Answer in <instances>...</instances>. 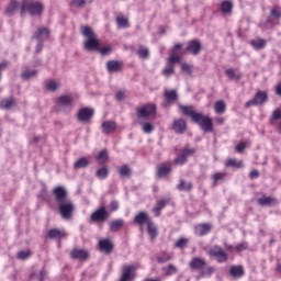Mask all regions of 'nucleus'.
<instances>
[{
  "instance_id": "obj_38",
  "label": "nucleus",
  "mask_w": 281,
  "mask_h": 281,
  "mask_svg": "<svg viewBox=\"0 0 281 281\" xmlns=\"http://www.w3.org/2000/svg\"><path fill=\"white\" fill-rule=\"evenodd\" d=\"M250 44L254 47V49H265L267 47V41L262 38L252 40Z\"/></svg>"
},
{
  "instance_id": "obj_58",
  "label": "nucleus",
  "mask_w": 281,
  "mask_h": 281,
  "mask_svg": "<svg viewBox=\"0 0 281 281\" xmlns=\"http://www.w3.org/2000/svg\"><path fill=\"white\" fill-rule=\"evenodd\" d=\"M87 4V0H72V5L76 8H83Z\"/></svg>"
},
{
  "instance_id": "obj_55",
  "label": "nucleus",
  "mask_w": 281,
  "mask_h": 281,
  "mask_svg": "<svg viewBox=\"0 0 281 281\" xmlns=\"http://www.w3.org/2000/svg\"><path fill=\"white\" fill-rule=\"evenodd\" d=\"M97 159L98 161H106V159H109V153L106 151V149L101 150L97 156Z\"/></svg>"
},
{
  "instance_id": "obj_1",
  "label": "nucleus",
  "mask_w": 281,
  "mask_h": 281,
  "mask_svg": "<svg viewBox=\"0 0 281 281\" xmlns=\"http://www.w3.org/2000/svg\"><path fill=\"white\" fill-rule=\"evenodd\" d=\"M180 109L184 115H189V117H191L192 122L199 124L204 133H212V131H214V123H212V119L210 116H205L203 113L194 111V108L192 106L181 105Z\"/></svg>"
},
{
  "instance_id": "obj_32",
  "label": "nucleus",
  "mask_w": 281,
  "mask_h": 281,
  "mask_svg": "<svg viewBox=\"0 0 281 281\" xmlns=\"http://www.w3.org/2000/svg\"><path fill=\"white\" fill-rule=\"evenodd\" d=\"M110 232H120L121 227H124V220H114L109 224Z\"/></svg>"
},
{
  "instance_id": "obj_14",
  "label": "nucleus",
  "mask_w": 281,
  "mask_h": 281,
  "mask_svg": "<svg viewBox=\"0 0 281 281\" xmlns=\"http://www.w3.org/2000/svg\"><path fill=\"white\" fill-rule=\"evenodd\" d=\"M135 278V266H124L120 281H133Z\"/></svg>"
},
{
  "instance_id": "obj_51",
  "label": "nucleus",
  "mask_w": 281,
  "mask_h": 281,
  "mask_svg": "<svg viewBox=\"0 0 281 281\" xmlns=\"http://www.w3.org/2000/svg\"><path fill=\"white\" fill-rule=\"evenodd\" d=\"M188 245V238H179L176 244H175V247L177 249H184V247H187Z\"/></svg>"
},
{
  "instance_id": "obj_47",
  "label": "nucleus",
  "mask_w": 281,
  "mask_h": 281,
  "mask_svg": "<svg viewBox=\"0 0 281 281\" xmlns=\"http://www.w3.org/2000/svg\"><path fill=\"white\" fill-rule=\"evenodd\" d=\"M140 124L143 126V133H145L146 135H150V133L155 131V125L150 122L140 123Z\"/></svg>"
},
{
  "instance_id": "obj_20",
  "label": "nucleus",
  "mask_w": 281,
  "mask_h": 281,
  "mask_svg": "<svg viewBox=\"0 0 281 281\" xmlns=\"http://www.w3.org/2000/svg\"><path fill=\"white\" fill-rule=\"evenodd\" d=\"M187 52H190L193 56H199L201 52V42L200 41L189 42Z\"/></svg>"
},
{
  "instance_id": "obj_31",
  "label": "nucleus",
  "mask_w": 281,
  "mask_h": 281,
  "mask_svg": "<svg viewBox=\"0 0 281 281\" xmlns=\"http://www.w3.org/2000/svg\"><path fill=\"white\" fill-rule=\"evenodd\" d=\"M225 172H215L212 175V187L216 188V186H218V183H223V181H225Z\"/></svg>"
},
{
  "instance_id": "obj_36",
  "label": "nucleus",
  "mask_w": 281,
  "mask_h": 281,
  "mask_svg": "<svg viewBox=\"0 0 281 281\" xmlns=\"http://www.w3.org/2000/svg\"><path fill=\"white\" fill-rule=\"evenodd\" d=\"M166 102L172 103L177 102L179 99V94L177 93V90L166 91L165 92Z\"/></svg>"
},
{
  "instance_id": "obj_7",
  "label": "nucleus",
  "mask_w": 281,
  "mask_h": 281,
  "mask_svg": "<svg viewBox=\"0 0 281 281\" xmlns=\"http://www.w3.org/2000/svg\"><path fill=\"white\" fill-rule=\"evenodd\" d=\"M157 106L155 104H145L136 111L138 120H148L150 115H155Z\"/></svg>"
},
{
  "instance_id": "obj_22",
  "label": "nucleus",
  "mask_w": 281,
  "mask_h": 281,
  "mask_svg": "<svg viewBox=\"0 0 281 281\" xmlns=\"http://www.w3.org/2000/svg\"><path fill=\"white\" fill-rule=\"evenodd\" d=\"M207 262L203 258L195 257L191 260L190 267L195 270L205 269Z\"/></svg>"
},
{
  "instance_id": "obj_35",
  "label": "nucleus",
  "mask_w": 281,
  "mask_h": 281,
  "mask_svg": "<svg viewBox=\"0 0 281 281\" xmlns=\"http://www.w3.org/2000/svg\"><path fill=\"white\" fill-rule=\"evenodd\" d=\"M88 166H89V159H87L86 157H81L77 161H75L74 169L80 170L82 168H87Z\"/></svg>"
},
{
  "instance_id": "obj_5",
  "label": "nucleus",
  "mask_w": 281,
  "mask_h": 281,
  "mask_svg": "<svg viewBox=\"0 0 281 281\" xmlns=\"http://www.w3.org/2000/svg\"><path fill=\"white\" fill-rule=\"evenodd\" d=\"M76 100L71 94H63L59 97L57 106L63 113H69L74 109Z\"/></svg>"
},
{
  "instance_id": "obj_49",
  "label": "nucleus",
  "mask_w": 281,
  "mask_h": 281,
  "mask_svg": "<svg viewBox=\"0 0 281 281\" xmlns=\"http://www.w3.org/2000/svg\"><path fill=\"white\" fill-rule=\"evenodd\" d=\"M119 175L125 179H128V177H131V168L127 165H123L119 170Z\"/></svg>"
},
{
  "instance_id": "obj_15",
  "label": "nucleus",
  "mask_w": 281,
  "mask_h": 281,
  "mask_svg": "<svg viewBox=\"0 0 281 281\" xmlns=\"http://www.w3.org/2000/svg\"><path fill=\"white\" fill-rule=\"evenodd\" d=\"M172 128L178 135H183L188 128V124L186 123V120L178 119L173 121Z\"/></svg>"
},
{
  "instance_id": "obj_25",
  "label": "nucleus",
  "mask_w": 281,
  "mask_h": 281,
  "mask_svg": "<svg viewBox=\"0 0 281 281\" xmlns=\"http://www.w3.org/2000/svg\"><path fill=\"white\" fill-rule=\"evenodd\" d=\"M231 276L234 280H238L245 276V269L243 266H232L231 267Z\"/></svg>"
},
{
  "instance_id": "obj_56",
  "label": "nucleus",
  "mask_w": 281,
  "mask_h": 281,
  "mask_svg": "<svg viewBox=\"0 0 281 281\" xmlns=\"http://www.w3.org/2000/svg\"><path fill=\"white\" fill-rule=\"evenodd\" d=\"M99 52L102 56H109V54L113 52V48H111V46H105V47L99 48Z\"/></svg>"
},
{
  "instance_id": "obj_46",
  "label": "nucleus",
  "mask_w": 281,
  "mask_h": 281,
  "mask_svg": "<svg viewBox=\"0 0 281 281\" xmlns=\"http://www.w3.org/2000/svg\"><path fill=\"white\" fill-rule=\"evenodd\" d=\"M95 177H98V179H106V177H109V167H102L100 168L97 172H95Z\"/></svg>"
},
{
  "instance_id": "obj_17",
  "label": "nucleus",
  "mask_w": 281,
  "mask_h": 281,
  "mask_svg": "<svg viewBox=\"0 0 281 281\" xmlns=\"http://www.w3.org/2000/svg\"><path fill=\"white\" fill-rule=\"evenodd\" d=\"M170 172H172V167L168 162H164L157 168V177H159V179H164V177H168Z\"/></svg>"
},
{
  "instance_id": "obj_13",
  "label": "nucleus",
  "mask_w": 281,
  "mask_h": 281,
  "mask_svg": "<svg viewBox=\"0 0 281 281\" xmlns=\"http://www.w3.org/2000/svg\"><path fill=\"white\" fill-rule=\"evenodd\" d=\"M33 38H36L38 43H44L49 38V30L47 26H40L37 32L34 33Z\"/></svg>"
},
{
  "instance_id": "obj_33",
  "label": "nucleus",
  "mask_w": 281,
  "mask_h": 281,
  "mask_svg": "<svg viewBox=\"0 0 281 281\" xmlns=\"http://www.w3.org/2000/svg\"><path fill=\"white\" fill-rule=\"evenodd\" d=\"M276 122H278L279 125V133L281 135V109L278 108L272 112V120H271V124H276Z\"/></svg>"
},
{
  "instance_id": "obj_26",
  "label": "nucleus",
  "mask_w": 281,
  "mask_h": 281,
  "mask_svg": "<svg viewBox=\"0 0 281 281\" xmlns=\"http://www.w3.org/2000/svg\"><path fill=\"white\" fill-rule=\"evenodd\" d=\"M106 69L109 74H116L117 71H120V69H122V63L116 60H109L106 63Z\"/></svg>"
},
{
  "instance_id": "obj_6",
  "label": "nucleus",
  "mask_w": 281,
  "mask_h": 281,
  "mask_svg": "<svg viewBox=\"0 0 281 281\" xmlns=\"http://www.w3.org/2000/svg\"><path fill=\"white\" fill-rule=\"evenodd\" d=\"M269 100V95L266 91H258L252 100H249L245 103L246 109H249V106H262L265 102Z\"/></svg>"
},
{
  "instance_id": "obj_40",
  "label": "nucleus",
  "mask_w": 281,
  "mask_h": 281,
  "mask_svg": "<svg viewBox=\"0 0 281 281\" xmlns=\"http://www.w3.org/2000/svg\"><path fill=\"white\" fill-rule=\"evenodd\" d=\"M166 207V200H159L156 206L153 209L155 216H160L161 211Z\"/></svg>"
},
{
  "instance_id": "obj_18",
  "label": "nucleus",
  "mask_w": 281,
  "mask_h": 281,
  "mask_svg": "<svg viewBox=\"0 0 281 281\" xmlns=\"http://www.w3.org/2000/svg\"><path fill=\"white\" fill-rule=\"evenodd\" d=\"M258 203L259 205H261V207H271V205H278V200L276 198L272 196H261L258 199Z\"/></svg>"
},
{
  "instance_id": "obj_19",
  "label": "nucleus",
  "mask_w": 281,
  "mask_h": 281,
  "mask_svg": "<svg viewBox=\"0 0 281 281\" xmlns=\"http://www.w3.org/2000/svg\"><path fill=\"white\" fill-rule=\"evenodd\" d=\"M153 220H150V217L148 216V213L142 211L139 212L135 218H134V223H136V225H144L146 223V225H148V223H151Z\"/></svg>"
},
{
  "instance_id": "obj_28",
  "label": "nucleus",
  "mask_w": 281,
  "mask_h": 281,
  "mask_svg": "<svg viewBox=\"0 0 281 281\" xmlns=\"http://www.w3.org/2000/svg\"><path fill=\"white\" fill-rule=\"evenodd\" d=\"M36 76H38V70H36V69L25 68L21 72L22 80H30L31 78H36Z\"/></svg>"
},
{
  "instance_id": "obj_53",
  "label": "nucleus",
  "mask_w": 281,
  "mask_h": 281,
  "mask_svg": "<svg viewBox=\"0 0 281 281\" xmlns=\"http://www.w3.org/2000/svg\"><path fill=\"white\" fill-rule=\"evenodd\" d=\"M271 16H273V19L280 20L281 19V8L280 7H274L271 11H270Z\"/></svg>"
},
{
  "instance_id": "obj_8",
  "label": "nucleus",
  "mask_w": 281,
  "mask_h": 281,
  "mask_svg": "<svg viewBox=\"0 0 281 281\" xmlns=\"http://www.w3.org/2000/svg\"><path fill=\"white\" fill-rule=\"evenodd\" d=\"M109 218V211L101 206L90 215V223H104Z\"/></svg>"
},
{
  "instance_id": "obj_24",
  "label": "nucleus",
  "mask_w": 281,
  "mask_h": 281,
  "mask_svg": "<svg viewBox=\"0 0 281 281\" xmlns=\"http://www.w3.org/2000/svg\"><path fill=\"white\" fill-rule=\"evenodd\" d=\"M71 258L77 260H87L89 258V252L83 249H74L70 252Z\"/></svg>"
},
{
  "instance_id": "obj_41",
  "label": "nucleus",
  "mask_w": 281,
  "mask_h": 281,
  "mask_svg": "<svg viewBox=\"0 0 281 281\" xmlns=\"http://www.w3.org/2000/svg\"><path fill=\"white\" fill-rule=\"evenodd\" d=\"M45 87L47 91H52V92L58 91V89H60V82L50 80L46 82Z\"/></svg>"
},
{
  "instance_id": "obj_4",
  "label": "nucleus",
  "mask_w": 281,
  "mask_h": 281,
  "mask_svg": "<svg viewBox=\"0 0 281 281\" xmlns=\"http://www.w3.org/2000/svg\"><path fill=\"white\" fill-rule=\"evenodd\" d=\"M58 210L64 221H70V218H74V212H76V204H74L71 200H66V202H61L58 204Z\"/></svg>"
},
{
  "instance_id": "obj_62",
  "label": "nucleus",
  "mask_w": 281,
  "mask_h": 281,
  "mask_svg": "<svg viewBox=\"0 0 281 281\" xmlns=\"http://www.w3.org/2000/svg\"><path fill=\"white\" fill-rule=\"evenodd\" d=\"M124 98H126V94L123 91H119L115 93V100L117 102H122V100H124Z\"/></svg>"
},
{
  "instance_id": "obj_43",
  "label": "nucleus",
  "mask_w": 281,
  "mask_h": 281,
  "mask_svg": "<svg viewBox=\"0 0 281 281\" xmlns=\"http://www.w3.org/2000/svg\"><path fill=\"white\" fill-rule=\"evenodd\" d=\"M11 106H14L13 98H9L0 101V109L10 110Z\"/></svg>"
},
{
  "instance_id": "obj_29",
  "label": "nucleus",
  "mask_w": 281,
  "mask_h": 281,
  "mask_svg": "<svg viewBox=\"0 0 281 281\" xmlns=\"http://www.w3.org/2000/svg\"><path fill=\"white\" fill-rule=\"evenodd\" d=\"M225 74H226V76H227V78H228L229 80H236V81H238V80H240V78H243V74L238 72V70L235 69V68H228V69H226V70H225Z\"/></svg>"
},
{
  "instance_id": "obj_48",
  "label": "nucleus",
  "mask_w": 281,
  "mask_h": 281,
  "mask_svg": "<svg viewBox=\"0 0 281 281\" xmlns=\"http://www.w3.org/2000/svg\"><path fill=\"white\" fill-rule=\"evenodd\" d=\"M137 54H138V57L142 58L143 60H146V58L150 56L148 48L144 46H139Z\"/></svg>"
},
{
  "instance_id": "obj_61",
  "label": "nucleus",
  "mask_w": 281,
  "mask_h": 281,
  "mask_svg": "<svg viewBox=\"0 0 281 281\" xmlns=\"http://www.w3.org/2000/svg\"><path fill=\"white\" fill-rule=\"evenodd\" d=\"M247 247H249L247 241H243L236 246V251H245V249H247Z\"/></svg>"
},
{
  "instance_id": "obj_9",
  "label": "nucleus",
  "mask_w": 281,
  "mask_h": 281,
  "mask_svg": "<svg viewBox=\"0 0 281 281\" xmlns=\"http://www.w3.org/2000/svg\"><path fill=\"white\" fill-rule=\"evenodd\" d=\"M209 256L216 258L217 262H227V252L218 245H215L209 251Z\"/></svg>"
},
{
  "instance_id": "obj_44",
  "label": "nucleus",
  "mask_w": 281,
  "mask_h": 281,
  "mask_svg": "<svg viewBox=\"0 0 281 281\" xmlns=\"http://www.w3.org/2000/svg\"><path fill=\"white\" fill-rule=\"evenodd\" d=\"M116 23H117L119 27L126 29V27H128V18H126L122 14L117 15Z\"/></svg>"
},
{
  "instance_id": "obj_39",
  "label": "nucleus",
  "mask_w": 281,
  "mask_h": 281,
  "mask_svg": "<svg viewBox=\"0 0 281 281\" xmlns=\"http://www.w3.org/2000/svg\"><path fill=\"white\" fill-rule=\"evenodd\" d=\"M227 109V105L225 104L224 101H216L214 105L215 113L218 115H223Z\"/></svg>"
},
{
  "instance_id": "obj_45",
  "label": "nucleus",
  "mask_w": 281,
  "mask_h": 281,
  "mask_svg": "<svg viewBox=\"0 0 281 281\" xmlns=\"http://www.w3.org/2000/svg\"><path fill=\"white\" fill-rule=\"evenodd\" d=\"M226 166L228 168H243V161L231 158L226 160Z\"/></svg>"
},
{
  "instance_id": "obj_34",
  "label": "nucleus",
  "mask_w": 281,
  "mask_h": 281,
  "mask_svg": "<svg viewBox=\"0 0 281 281\" xmlns=\"http://www.w3.org/2000/svg\"><path fill=\"white\" fill-rule=\"evenodd\" d=\"M16 10H19V2L13 0L7 7V10L4 11V14H7V16H12V15H14V12H16Z\"/></svg>"
},
{
  "instance_id": "obj_16",
  "label": "nucleus",
  "mask_w": 281,
  "mask_h": 281,
  "mask_svg": "<svg viewBox=\"0 0 281 281\" xmlns=\"http://www.w3.org/2000/svg\"><path fill=\"white\" fill-rule=\"evenodd\" d=\"M113 241L110 238L99 240V250L104 254H111L113 251Z\"/></svg>"
},
{
  "instance_id": "obj_64",
  "label": "nucleus",
  "mask_w": 281,
  "mask_h": 281,
  "mask_svg": "<svg viewBox=\"0 0 281 281\" xmlns=\"http://www.w3.org/2000/svg\"><path fill=\"white\" fill-rule=\"evenodd\" d=\"M38 281L45 280V271L41 270L37 274H35Z\"/></svg>"
},
{
  "instance_id": "obj_42",
  "label": "nucleus",
  "mask_w": 281,
  "mask_h": 281,
  "mask_svg": "<svg viewBox=\"0 0 281 281\" xmlns=\"http://www.w3.org/2000/svg\"><path fill=\"white\" fill-rule=\"evenodd\" d=\"M234 8V4L229 1H223L221 4V10L224 12V14H232V10Z\"/></svg>"
},
{
  "instance_id": "obj_12",
  "label": "nucleus",
  "mask_w": 281,
  "mask_h": 281,
  "mask_svg": "<svg viewBox=\"0 0 281 281\" xmlns=\"http://www.w3.org/2000/svg\"><path fill=\"white\" fill-rule=\"evenodd\" d=\"M195 153L194 149H190V148H184L181 150V155L178 156L175 160L173 164L176 166H183L186 164H188V157H192V155Z\"/></svg>"
},
{
  "instance_id": "obj_57",
  "label": "nucleus",
  "mask_w": 281,
  "mask_h": 281,
  "mask_svg": "<svg viewBox=\"0 0 281 281\" xmlns=\"http://www.w3.org/2000/svg\"><path fill=\"white\" fill-rule=\"evenodd\" d=\"M168 260H170V255L162 252V255L160 257L157 258L158 262H168Z\"/></svg>"
},
{
  "instance_id": "obj_50",
  "label": "nucleus",
  "mask_w": 281,
  "mask_h": 281,
  "mask_svg": "<svg viewBox=\"0 0 281 281\" xmlns=\"http://www.w3.org/2000/svg\"><path fill=\"white\" fill-rule=\"evenodd\" d=\"M32 256V252L30 250H21L18 252L16 258L19 260H27Z\"/></svg>"
},
{
  "instance_id": "obj_27",
  "label": "nucleus",
  "mask_w": 281,
  "mask_h": 281,
  "mask_svg": "<svg viewBox=\"0 0 281 281\" xmlns=\"http://www.w3.org/2000/svg\"><path fill=\"white\" fill-rule=\"evenodd\" d=\"M211 231L212 225L210 224H200L195 227V233L198 234V236H205L210 234Z\"/></svg>"
},
{
  "instance_id": "obj_21",
  "label": "nucleus",
  "mask_w": 281,
  "mask_h": 281,
  "mask_svg": "<svg viewBox=\"0 0 281 281\" xmlns=\"http://www.w3.org/2000/svg\"><path fill=\"white\" fill-rule=\"evenodd\" d=\"M47 236L48 238L60 240V238H65V236H67V233H65L63 229L53 228L48 231Z\"/></svg>"
},
{
  "instance_id": "obj_52",
  "label": "nucleus",
  "mask_w": 281,
  "mask_h": 281,
  "mask_svg": "<svg viewBox=\"0 0 281 281\" xmlns=\"http://www.w3.org/2000/svg\"><path fill=\"white\" fill-rule=\"evenodd\" d=\"M166 276H175L177 273V267L175 265H169L167 268H164Z\"/></svg>"
},
{
  "instance_id": "obj_2",
  "label": "nucleus",
  "mask_w": 281,
  "mask_h": 281,
  "mask_svg": "<svg viewBox=\"0 0 281 281\" xmlns=\"http://www.w3.org/2000/svg\"><path fill=\"white\" fill-rule=\"evenodd\" d=\"M81 33L87 38V41H85V47L88 52H95L100 49V40L95 36L92 27L82 26Z\"/></svg>"
},
{
  "instance_id": "obj_37",
  "label": "nucleus",
  "mask_w": 281,
  "mask_h": 281,
  "mask_svg": "<svg viewBox=\"0 0 281 281\" xmlns=\"http://www.w3.org/2000/svg\"><path fill=\"white\" fill-rule=\"evenodd\" d=\"M177 190L180 192H190L192 190V182H186V180L181 179L177 186Z\"/></svg>"
},
{
  "instance_id": "obj_3",
  "label": "nucleus",
  "mask_w": 281,
  "mask_h": 281,
  "mask_svg": "<svg viewBox=\"0 0 281 281\" xmlns=\"http://www.w3.org/2000/svg\"><path fill=\"white\" fill-rule=\"evenodd\" d=\"M29 12L31 16H41L43 13V3L32 0H23L21 5V13Z\"/></svg>"
},
{
  "instance_id": "obj_23",
  "label": "nucleus",
  "mask_w": 281,
  "mask_h": 281,
  "mask_svg": "<svg viewBox=\"0 0 281 281\" xmlns=\"http://www.w3.org/2000/svg\"><path fill=\"white\" fill-rule=\"evenodd\" d=\"M102 131L105 135H109V133H113L115 128H117V123L115 121H105L101 124Z\"/></svg>"
},
{
  "instance_id": "obj_11",
  "label": "nucleus",
  "mask_w": 281,
  "mask_h": 281,
  "mask_svg": "<svg viewBox=\"0 0 281 281\" xmlns=\"http://www.w3.org/2000/svg\"><path fill=\"white\" fill-rule=\"evenodd\" d=\"M93 109L91 108H82L79 110L77 114V120L82 122L83 124H89L91 122V117H93Z\"/></svg>"
},
{
  "instance_id": "obj_10",
  "label": "nucleus",
  "mask_w": 281,
  "mask_h": 281,
  "mask_svg": "<svg viewBox=\"0 0 281 281\" xmlns=\"http://www.w3.org/2000/svg\"><path fill=\"white\" fill-rule=\"evenodd\" d=\"M53 194H55L57 205L70 200L69 193L67 192V189H65V187H56L53 191Z\"/></svg>"
},
{
  "instance_id": "obj_30",
  "label": "nucleus",
  "mask_w": 281,
  "mask_h": 281,
  "mask_svg": "<svg viewBox=\"0 0 281 281\" xmlns=\"http://www.w3.org/2000/svg\"><path fill=\"white\" fill-rule=\"evenodd\" d=\"M147 232L150 237V240H155V238H157V236H159V231L157 229V226L155 225L154 222H148Z\"/></svg>"
},
{
  "instance_id": "obj_59",
  "label": "nucleus",
  "mask_w": 281,
  "mask_h": 281,
  "mask_svg": "<svg viewBox=\"0 0 281 281\" xmlns=\"http://www.w3.org/2000/svg\"><path fill=\"white\" fill-rule=\"evenodd\" d=\"M181 70L184 71V74H188L190 76V74H192V66L188 64H183L181 66Z\"/></svg>"
},
{
  "instance_id": "obj_54",
  "label": "nucleus",
  "mask_w": 281,
  "mask_h": 281,
  "mask_svg": "<svg viewBox=\"0 0 281 281\" xmlns=\"http://www.w3.org/2000/svg\"><path fill=\"white\" fill-rule=\"evenodd\" d=\"M164 76H172L175 74V65L168 64L167 67L162 70Z\"/></svg>"
},
{
  "instance_id": "obj_63",
  "label": "nucleus",
  "mask_w": 281,
  "mask_h": 281,
  "mask_svg": "<svg viewBox=\"0 0 281 281\" xmlns=\"http://www.w3.org/2000/svg\"><path fill=\"white\" fill-rule=\"evenodd\" d=\"M245 148H247V145L245 143H239L236 147L235 150L236 153H243V150H245Z\"/></svg>"
},
{
  "instance_id": "obj_60",
  "label": "nucleus",
  "mask_w": 281,
  "mask_h": 281,
  "mask_svg": "<svg viewBox=\"0 0 281 281\" xmlns=\"http://www.w3.org/2000/svg\"><path fill=\"white\" fill-rule=\"evenodd\" d=\"M179 60H181V57H179L178 55H171L169 57L168 65H175V63H179Z\"/></svg>"
}]
</instances>
